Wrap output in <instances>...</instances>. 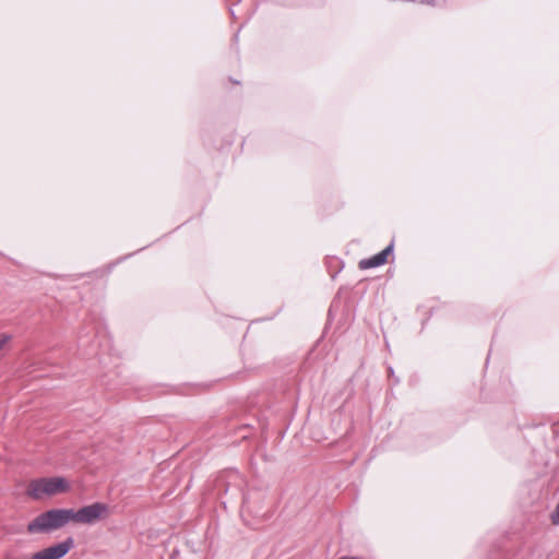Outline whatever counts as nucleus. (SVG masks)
<instances>
[{"mask_svg": "<svg viewBox=\"0 0 559 559\" xmlns=\"http://www.w3.org/2000/svg\"><path fill=\"white\" fill-rule=\"evenodd\" d=\"M228 490H229V485L226 486L225 492H227Z\"/></svg>", "mask_w": 559, "mask_h": 559, "instance_id": "9b49d317", "label": "nucleus"}, {"mask_svg": "<svg viewBox=\"0 0 559 559\" xmlns=\"http://www.w3.org/2000/svg\"><path fill=\"white\" fill-rule=\"evenodd\" d=\"M394 242L392 241L389 246H386L382 251L377 254L362 259L359 261L358 265L360 270H368L381 266L388 262V257L393 252Z\"/></svg>", "mask_w": 559, "mask_h": 559, "instance_id": "423d86ee", "label": "nucleus"}, {"mask_svg": "<svg viewBox=\"0 0 559 559\" xmlns=\"http://www.w3.org/2000/svg\"><path fill=\"white\" fill-rule=\"evenodd\" d=\"M109 513V508L104 502H94L84 506L79 510L72 509L73 522L79 524H94L105 519Z\"/></svg>", "mask_w": 559, "mask_h": 559, "instance_id": "7ed1b4c3", "label": "nucleus"}, {"mask_svg": "<svg viewBox=\"0 0 559 559\" xmlns=\"http://www.w3.org/2000/svg\"><path fill=\"white\" fill-rule=\"evenodd\" d=\"M265 493L253 490L243 497L241 515H252L255 519L267 520L271 514L264 511Z\"/></svg>", "mask_w": 559, "mask_h": 559, "instance_id": "20e7f679", "label": "nucleus"}, {"mask_svg": "<svg viewBox=\"0 0 559 559\" xmlns=\"http://www.w3.org/2000/svg\"><path fill=\"white\" fill-rule=\"evenodd\" d=\"M70 489L68 480L63 477H43L33 479L27 488V495L40 500L45 497L56 496Z\"/></svg>", "mask_w": 559, "mask_h": 559, "instance_id": "f03ea898", "label": "nucleus"}, {"mask_svg": "<svg viewBox=\"0 0 559 559\" xmlns=\"http://www.w3.org/2000/svg\"><path fill=\"white\" fill-rule=\"evenodd\" d=\"M11 340L10 334L0 333V350L3 348V346Z\"/></svg>", "mask_w": 559, "mask_h": 559, "instance_id": "6e6552de", "label": "nucleus"}, {"mask_svg": "<svg viewBox=\"0 0 559 559\" xmlns=\"http://www.w3.org/2000/svg\"><path fill=\"white\" fill-rule=\"evenodd\" d=\"M389 372H390L391 374H393V373H394V370H393V368H392V367H389Z\"/></svg>", "mask_w": 559, "mask_h": 559, "instance_id": "9d476101", "label": "nucleus"}, {"mask_svg": "<svg viewBox=\"0 0 559 559\" xmlns=\"http://www.w3.org/2000/svg\"><path fill=\"white\" fill-rule=\"evenodd\" d=\"M74 547L73 537H67L64 540L55 544L48 548L35 552L31 559H61Z\"/></svg>", "mask_w": 559, "mask_h": 559, "instance_id": "39448f33", "label": "nucleus"}, {"mask_svg": "<svg viewBox=\"0 0 559 559\" xmlns=\"http://www.w3.org/2000/svg\"><path fill=\"white\" fill-rule=\"evenodd\" d=\"M73 522L72 509H50L39 513L27 524L29 534H47Z\"/></svg>", "mask_w": 559, "mask_h": 559, "instance_id": "f257e3e1", "label": "nucleus"}, {"mask_svg": "<svg viewBox=\"0 0 559 559\" xmlns=\"http://www.w3.org/2000/svg\"><path fill=\"white\" fill-rule=\"evenodd\" d=\"M551 520H552L554 524H559V502H558V506H557L555 512L551 515Z\"/></svg>", "mask_w": 559, "mask_h": 559, "instance_id": "1a4fd4ad", "label": "nucleus"}, {"mask_svg": "<svg viewBox=\"0 0 559 559\" xmlns=\"http://www.w3.org/2000/svg\"><path fill=\"white\" fill-rule=\"evenodd\" d=\"M226 476L228 478H230L231 480H235V481L239 480L240 483L242 481L241 476L237 471H234V469L227 471Z\"/></svg>", "mask_w": 559, "mask_h": 559, "instance_id": "0eeeda50", "label": "nucleus"}]
</instances>
